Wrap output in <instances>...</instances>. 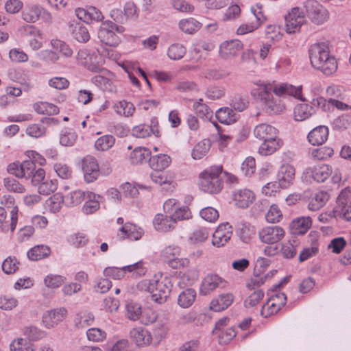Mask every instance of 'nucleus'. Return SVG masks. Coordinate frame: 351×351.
<instances>
[{
    "label": "nucleus",
    "instance_id": "nucleus-1",
    "mask_svg": "<svg viewBox=\"0 0 351 351\" xmlns=\"http://www.w3.org/2000/svg\"><path fill=\"white\" fill-rule=\"evenodd\" d=\"M257 99L269 113H280L285 109V106L277 97L291 96L302 101V86H294L287 83L276 84L274 82L261 84L258 89Z\"/></svg>",
    "mask_w": 351,
    "mask_h": 351
},
{
    "label": "nucleus",
    "instance_id": "nucleus-2",
    "mask_svg": "<svg viewBox=\"0 0 351 351\" xmlns=\"http://www.w3.org/2000/svg\"><path fill=\"white\" fill-rule=\"evenodd\" d=\"M172 283L170 278L156 276L152 279H144L137 285L139 291L148 292L151 294L153 301L158 304L165 303L169 298L172 289Z\"/></svg>",
    "mask_w": 351,
    "mask_h": 351
},
{
    "label": "nucleus",
    "instance_id": "nucleus-3",
    "mask_svg": "<svg viewBox=\"0 0 351 351\" xmlns=\"http://www.w3.org/2000/svg\"><path fill=\"white\" fill-rule=\"evenodd\" d=\"M221 166H213L205 169L199 175V189L210 194L219 193L223 189Z\"/></svg>",
    "mask_w": 351,
    "mask_h": 351
},
{
    "label": "nucleus",
    "instance_id": "nucleus-4",
    "mask_svg": "<svg viewBox=\"0 0 351 351\" xmlns=\"http://www.w3.org/2000/svg\"><path fill=\"white\" fill-rule=\"evenodd\" d=\"M308 53L312 66L324 74L328 75L327 71L329 69L328 41L311 45Z\"/></svg>",
    "mask_w": 351,
    "mask_h": 351
},
{
    "label": "nucleus",
    "instance_id": "nucleus-5",
    "mask_svg": "<svg viewBox=\"0 0 351 351\" xmlns=\"http://www.w3.org/2000/svg\"><path fill=\"white\" fill-rule=\"evenodd\" d=\"M124 32V27L111 21H106L100 25L97 33L98 38L103 44L115 47L121 43V35Z\"/></svg>",
    "mask_w": 351,
    "mask_h": 351
},
{
    "label": "nucleus",
    "instance_id": "nucleus-6",
    "mask_svg": "<svg viewBox=\"0 0 351 351\" xmlns=\"http://www.w3.org/2000/svg\"><path fill=\"white\" fill-rule=\"evenodd\" d=\"M351 191L348 188L341 190L337 197L336 205L332 213L335 217H339L345 221H351Z\"/></svg>",
    "mask_w": 351,
    "mask_h": 351
},
{
    "label": "nucleus",
    "instance_id": "nucleus-7",
    "mask_svg": "<svg viewBox=\"0 0 351 351\" xmlns=\"http://www.w3.org/2000/svg\"><path fill=\"white\" fill-rule=\"evenodd\" d=\"M303 9L306 16L316 25L322 24L326 19L327 10L315 0L304 1Z\"/></svg>",
    "mask_w": 351,
    "mask_h": 351
},
{
    "label": "nucleus",
    "instance_id": "nucleus-8",
    "mask_svg": "<svg viewBox=\"0 0 351 351\" xmlns=\"http://www.w3.org/2000/svg\"><path fill=\"white\" fill-rule=\"evenodd\" d=\"M142 265V262H137L136 263L123 266L122 267H108L105 268L104 274L106 277H111L116 280L122 278L126 271H134L137 276H141L145 273Z\"/></svg>",
    "mask_w": 351,
    "mask_h": 351
},
{
    "label": "nucleus",
    "instance_id": "nucleus-9",
    "mask_svg": "<svg viewBox=\"0 0 351 351\" xmlns=\"http://www.w3.org/2000/svg\"><path fill=\"white\" fill-rule=\"evenodd\" d=\"M82 169L84 178L86 183L95 181L100 173L99 167L96 158L91 156H86L82 162Z\"/></svg>",
    "mask_w": 351,
    "mask_h": 351
},
{
    "label": "nucleus",
    "instance_id": "nucleus-10",
    "mask_svg": "<svg viewBox=\"0 0 351 351\" xmlns=\"http://www.w3.org/2000/svg\"><path fill=\"white\" fill-rule=\"evenodd\" d=\"M285 234V231L280 226H267L259 232V238L263 243L273 245L280 241Z\"/></svg>",
    "mask_w": 351,
    "mask_h": 351
},
{
    "label": "nucleus",
    "instance_id": "nucleus-11",
    "mask_svg": "<svg viewBox=\"0 0 351 351\" xmlns=\"http://www.w3.org/2000/svg\"><path fill=\"white\" fill-rule=\"evenodd\" d=\"M285 21L288 33L291 34L299 31L305 21L303 11L300 10L298 7L292 8L285 16Z\"/></svg>",
    "mask_w": 351,
    "mask_h": 351
},
{
    "label": "nucleus",
    "instance_id": "nucleus-12",
    "mask_svg": "<svg viewBox=\"0 0 351 351\" xmlns=\"http://www.w3.org/2000/svg\"><path fill=\"white\" fill-rule=\"evenodd\" d=\"M132 135L136 138H146L154 134L156 136H160L158 130V121L156 117L152 118L150 125L140 124L134 126L132 130Z\"/></svg>",
    "mask_w": 351,
    "mask_h": 351
},
{
    "label": "nucleus",
    "instance_id": "nucleus-13",
    "mask_svg": "<svg viewBox=\"0 0 351 351\" xmlns=\"http://www.w3.org/2000/svg\"><path fill=\"white\" fill-rule=\"evenodd\" d=\"M76 60L79 64L92 72L97 73L100 71L96 56L93 53H90L88 49H80L76 55Z\"/></svg>",
    "mask_w": 351,
    "mask_h": 351
},
{
    "label": "nucleus",
    "instance_id": "nucleus-14",
    "mask_svg": "<svg viewBox=\"0 0 351 351\" xmlns=\"http://www.w3.org/2000/svg\"><path fill=\"white\" fill-rule=\"evenodd\" d=\"M65 308H58L47 311L43 316V323L48 328H52L61 322L66 316Z\"/></svg>",
    "mask_w": 351,
    "mask_h": 351
},
{
    "label": "nucleus",
    "instance_id": "nucleus-15",
    "mask_svg": "<svg viewBox=\"0 0 351 351\" xmlns=\"http://www.w3.org/2000/svg\"><path fill=\"white\" fill-rule=\"evenodd\" d=\"M242 43L237 39L226 40L219 47V54L223 59H229L237 56L243 49Z\"/></svg>",
    "mask_w": 351,
    "mask_h": 351
},
{
    "label": "nucleus",
    "instance_id": "nucleus-16",
    "mask_svg": "<svg viewBox=\"0 0 351 351\" xmlns=\"http://www.w3.org/2000/svg\"><path fill=\"white\" fill-rule=\"evenodd\" d=\"M232 235V227L228 223L221 224L213 234L212 244L217 247L223 246Z\"/></svg>",
    "mask_w": 351,
    "mask_h": 351
},
{
    "label": "nucleus",
    "instance_id": "nucleus-17",
    "mask_svg": "<svg viewBox=\"0 0 351 351\" xmlns=\"http://www.w3.org/2000/svg\"><path fill=\"white\" fill-rule=\"evenodd\" d=\"M312 178L317 182H324L329 178V166L322 165L313 168H306L303 173L302 178L308 181Z\"/></svg>",
    "mask_w": 351,
    "mask_h": 351
},
{
    "label": "nucleus",
    "instance_id": "nucleus-18",
    "mask_svg": "<svg viewBox=\"0 0 351 351\" xmlns=\"http://www.w3.org/2000/svg\"><path fill=\"white\" fill-rule=\"evenodd\" d=\"M77 18L86 23L99 22L104 19L101 12L94 6H90L87 8H78L76 10Z\"/></svg>",
    "mask_w": 351,
    "mask_h": 351
},
{
    "label": "nucleus",
    "instance_id": "nucleus-19",
    "mask_svg": "<svg viewBox=\"0 0 351 351\" xmlns=\"http://www.w3.org/2000/svg\"><path fill=\"white\" fill-rule=\"evenodd\" d=\"M130 338L138 347H145L151 344L152 336L149 331L145 328H132L130 332Z\"/></svg>",
    "mask_w": 351,
    "mask_h": 351
},
{
    "label": "nucleus",
    "instance_id": "nucleus-20",
    "mask_svg": "<svg viewBox=\"0 0 351 351\" xmlns=\"http://www.w3.org/2000/svg\"><path fill=\"white\" fill-rule=\"evenodd\" d=\"M223 283V280L218 275L208 274L202 282L199 293L202 295H209Z\"/></svg>",
    "mask_w": 351,
    "mask_h": 351
},
{
    "label": "nucleus",
    "instance_id": "nucleus-21",
    "mask_svg": "<svg viewBox=\"0 0 351 351\" xmlns=\"http://www.w3.org/2000/svg\"><path fill=\"white\" fill-rule=\"evenodd\" d=\"M7 213L5 209L0 207V228L1 231L6 232L9 230L14 232L16 229L18 221V208L16 206L12 208L10 212V223L6 221Z\"/></svg>",
    "mask_w": 351,
    "mask_h": 351
},
{
    "label": "nucleus",
    "instance_id": "nucleus-22",
    "mask_svg": "<svg viewBox=\"0 0 351 351\" xmlns=\"http://www.w3.org/2000/svg\"><path fill=\"white\" fill-rule=\"evenodd\" d=\"M329 135V130L325 125H319L313 129L308 134V142L312 145H322L324 143Z\"/></svg>",
    "mask_w": 351,
    "mask_h": 351
},
{
    "label": "nucleus",
    "instance_id": "nucleus-23",
    "mask_svg": "<svg viewBox=\"0 0 351 351\" xmlns=\"http://www.w3.org/2000/svg\"><path fill=\"white\" fill-rule=\"evenodd\" d=\"M112 76L113 74L111 72H108V76L97 75L92 77L91 82L103 91L115 93L117 86L114 84Z\"/></svg>",
    "mask_w": 351,
    "mask_h": 351
},
{
    "label": "nucleus",
    "instance_id": "nucleus-24",
    "mask_svg": "<svg viewBox=\"0 0 351 351\" xmlns=\"http://www.w3.org/2000/svg\"><path fill=\"white\" fill-rule=\"evenodd\" d=\"M254 134L256 138L262 141L272 140L278 135V130L271 125L261 123L255 127Z\"/></svg>",
    "mask_w": 351,
    "mask_h": 351
},
{
    "label": "nucleus",
    "instance_id": "nucleus-25",
    "mask_svg": "<svg viewBox=\"0 0 351 351\" xmlns=\"http://www.w3.org/2000/svg\"><path fill=\"white\" fill-rule=\"evenodd\" d=\"M312 225L310 217H300L292 221L290 223V232L293 235L304 234Z\"/></svg>",
    "mask_w": 351,
    "mask_h": 351
},
{
    "label": "nucleus",
    "instance_id": "nucleus-26",
    "mask_svg": "<svg viewBox=\"0 0 351 351\" xmlns=\"http://www.w3.org/2000/svg\"><path fill=\"white\" fill-rule=\"evenodd\" d=\"M69 31L73 39L79 43H87L90 38L87 27L80 22H74L70 24Z\"/></svg>",
    "mask_w": 351,
    "mask_h": 351
},
{
    "label": "nucleus",
    "instance_id": "nucleus-27",
    "mask_svg": "<svg viewBox=\"0 0 351 351\" xmlns=\"http://www.w3.org/2000/svg\"><path fill=\"white\" fill-rule=\"evenodd\" d=\"M154 228L157 231L169 232L176 227V222L172 216L157 214L153 221Z\"/></svg>",
    "mask_w": 351,
    "mask_h": 351
},
{
    "label": "nucleus",
    "instance_id": "nucleus-28",
    "mask_svg": "<svg viewBox=\"0 0 351 351\" xmlns=\"http://www.w3.org/2000/svg\"><path fill=\"white\" fill-rule=\"evenodd\" d=\"M233 197L235 204L239 208H247L254 199L252 191L247 189H239L234 191Z\"/></svg>",
    "mask_w": 351,
    "mask_h": 351
},
{
    "label": "nucleus",
    "instance_id": "nucleus-29",
    "mask_svg": "<svg viewBox=\"0 0 351 351\" xmlns=\"http://www.w3.org/2000/svg\"><path fill=\"white\" fill-rule=\"evenodd\" d=\"M32 162L23 161L21 164L12 163L8 167V171L10 174L14 175L18 178H25L26 175L29 176L32 171Z\"/></svg>",
    "mask_w": 351,
    "mask_h": 351
},
{
    "label": "nucleus",
    "instance_id": "nucleus-30",
    "mask_svg": "<svg viewBox=\"0 0 351 351\" xmlns=\"http://www.w3.org/2000/svg\"><path fill=\"white\" fill-rule=\"evenodd\" d=\"M103 197L93 192L86 193V201L83 206V213L86 215L93 214L96 212L100 206V202Z\"/></svg>",
    "mask_w": 351,
    "mask_h": 351
},
{
    "label": "nucleus",
    "instance_id": "nucleus-31",
    "mask_svg": "<svg viewBox=\"0 0 351 351\" xmlns=\"http://www.w3.org/2000/svg\"><path fill=\"white\" fill-rule=\"evenodd\" d=\"M234 296L232 293H223L214 298L210 303V309L219 312L228 308L233 302Z\"/></svg>",
    "mask_w": 351,
    "mask_h": 351
},
{
    "label": "nucleus",
    "instance_id": "nucleus-32",
    "mask_svg": "<svg viewBox=\"0 0 351 351\" xmlns=\"http://www.w3.org/2000/svg\"><path fill=\"white\" fill-rule=\"evenodd\" d=\"M282 145V141L276 136L272 140L263 141L259 147L258 152L263 156H269L278 150Z\"/></svg>",
    "mask_w": 351,
    "mask_h": 351
},
{
    "label": "nucleus",
    "instance_id": "nucleus-33",
    "mask_svg": "<svg viewBox=\"0 0 351 351\" xmlns=\"http://www.w3.org/2000/svg\"><path fill=\"white\" fill-rule=\"evenodd\" d=\"M294 177L295 169L293 166L289 165L282 166L278 175L280 187L287 188L293 180Z\"/></svg>",
    "mask_w": 351,
    "mask_h": 351
},
{
    "label": "nucleus",
    "instance_id": "nucleus-34",
    "mask_svg": "<svg viewBox=\"0 0 351 351\" xmlns=\"http://www.w3.org/2000/svg\"><path fill=\"white\" fill-rule=\"evenodd\" d=\"M171 162V158L167 154L151 156L149 159V165L154 171H162L167 168Z\"/></svg>",
    "mask_w": 351,
    "mask_h": 351
},
{
    "label": "nucleus",
    "instance_id": "nucleus-35",
    "mask_svg": "<svg viewBox=\"0 0 351 351\" xmlns=\"http://www.w3.org/2000/svg\"><path fill=\"white\" fill-rule=\"evenodd\" d=\"M125 237L132 241H138L144 234V230L141 227L131 223H125L119 229Z\"/></svg>",
    "mask_w": 351,
    "mask_h": 351
},
{
    "label": "nucleus",
    "instance_id": "nucleus-36",
    "mask_svg": "<svg viewBox=\"0 0 351 351\" xmlns=\"http://www.w3.org/2000/svg\"><path fill=\"white\" fill-rule=\"evenodd\" d=\"M215 117L220 123L226 125L234 123L238 119V114L232 108L228 107L219 108L216 111Z\"/></svg>",
    "mask_w": 351,
    "mask_h": 351
},
{
    "label": "nucleus",
    "instance_id": "nucleus-37",
    "mask_svg": "<svg viewBox=\"0 0 351 351\" xmlns=\"http://www.w3.org/2000/svg\"><path fill=\"white\" fill-rule=\"evenodd\" d=\"M314 113V108L304 103L298 104L293 110L294 118L297 121H304L311 117Z\"/></svg>",
    "mask_w": 351,
    "mask_h": 351
},
{
    "label": "nucleus",
    "instance_id": "nucleus-38",
    "mask_svg": "<svg viewBox=\"0 0 351 351\" xmlns=\"http://www.w3.org/2000/svg\"><path fill=\"white\" fill-rule=\"evenodd\" d=\"M237 235L240 239L245 243H247L255 234V228L249 223L241 222L238 224L237 230Z\"/></svg>",
    "mask_w": 351,
    "mask_h": 351
},
{
    "label": "nucleus",
    "instance_id": "nucleus-39",
    "mask_svg": "<svg viewBox=\"0 0 351 351\" xmlns=\"http://www.w3.org/2000/svg\"><path fill=\"white\" fill-rule=\"evenodd\" d=\"M280 304L276 303L274 301L269 299L267 302L263 305L261 309V315L264 317H267L277 313L283 307V302H285L282 295H280Z\"/></svg>",
    "mask_w": 351,
    "mask_h": 351
},
{
    "label": "nucleus",
    "instance_id": "nucleus-40",
    "mask_svg": "<svg viewBox=\"0 0 351 351\" xmlns=\"http://www.w3.org/2000/svg\"><path fill=\"white\" fill-rule=\"evenodd\" d=\"M50 252V248L47 245H38L29 250L27 255L29 260L36 261L47 257Z\"/></svg>",
    "mask_w": 351,
    "mask_h": 351
},
{
    "label": "nucleus",
    "instance_id": "nucleus-41",
    "mask_svg": "<svg viewBox=\"0 0 351 351\" xmlns=\"http://www.w3.org/2000/svg\"><path fill=\"white\" fill-rule=\"evenodd\" d=\"M151 157V152L146 147H136L131 153L130 160L134 165H138L144 162L149 161Z\"/></svg>",
    "mask_w": 351,
    "mask_h": 351
},
{
    "label": "nucleus",
    "instance_id": "nucleus-42",
    "mask_svg": "<svg viewBox=\"0 0 351 351\" xmlns=\"http://www.w3.org/2000/svg\"><path fill=\"white\" fill-rule=\"evenodd\" d=\"M298 247L299 242L293 239L282 244L280 252L284 258L291 259L296 256Z\"/></svg>",
    "mask_w": 351,
    "mask_h": 351
},
{
    "label": "nucleus",
    "instance_id": "nucleus-43",
    "mask_svg": "<svg viewBox=\"0 0 351 351\" xmlns=\"http://www.w3.org/2000/svg\"><path fill=\"white\" fill-rule=\"evenodd\" d=\"M199 99L193 104V108L197 116L204 121H210L213 117V110Z\"/></svg>",
    "mask_w": 351,
    "mask_h": 351
},
{
    "label": "nucleus",
    "instance_id": "nucleus-44",
    "mask_svg": "<svg viewBox=\"0 0 351 351\" xmlns=\"http://www.w3.org/2000/svg\"><path fill=\"white\" fill-rule=\"evenodd\" d=\"M43 12V9L38 5H31L26 7L22 12V18L27 23H35L37 21Z\"/></svg>",
    "mask_w": 351,
    "mask_h": 351
},
{
    "label": "nucleus",
    "instance_id": "nucleus-45",
    "mask_svg": "<svg viewBox=\"0 0 351 351\" xmlns=\"http://www.w3.org/2000/svg\"><path fill=\"white\" fill-rule=\"evenodd\" d=\"M196 298V291L193 289H186L180 293L178 304L182 308H189L194 302Z\"/></svg>",
    "mask_w": 351,
    "mask_h": 351
},
{
    "label": "nucleus",
    "instance_id": "nucleus-46",
    "mask_svg": "<svg viewBox=\"0 0 351 351\" xmlns=\"http://www.w3.org/2000/svg\"><path fill=\"white\" fill-rule=\"evenodd\" d=\"M33 107L34 110L40 114L55 115L59 112V108L56 105L48 102H37Z\"/></svg>",
    "mask_w": 351,
    "mask_h": 351
},
{
    "label": "nucleus",
    "instance_id": "nucleus-47",
    "mask_svg": "<svg viewBox=\"0 0 351 351\" xmlns=\"http://www.w3.org/2000/svg\"><path fill=\"white\" fill-rule=\"evenodd\" d=\"M10 351H35V346L24 338L14 339L10 345Z\"/></svg>",
    "mask_w": 351,
    "mask_h": 351
},
{
    "label": "nucleus",
    "instance_id": "nucleus-48",
    "mask_svg": "<svg viewBox=\"0 0 351 351\" xmlns=\"http://www.w3.org/2000/svg\"><path fill=\"white\" fill-rule=\"evenodd\" d=\"M329 195L327 192L320 191L310 200L308 208L311 210H317L321 208L328 200Z\"/></svg>",
    "mask_w": 351,
    "mask_h": 351
},
{
    "label": "nucleus",
    "instance_id": "nucleus-49",
    "mask_svg": "<svg viewBox=\"0 0 351 351\" xmlns=\"http://www.w3.org/2000/svg\"><path fill=\"white\" fill-rule=\"evenodd\" d=\"M114 109L117 114L127 117L132 116L135 111V107L133 104L125 100L116 103L114 106Z\"/></svg>",
    "mask_w": 351,
    "mask_h": 351
},
{
    "label": "nucleus",
    "instance_id": "nucleus-50",
    "mask_svg": "<svg viewBox=\"0 0 351 351\" xmlns=\"http://www.w3.org/2000/svg\"><path fill=\"white\" fill-rule=\"evenodd\" d=\"M180 29L189 34H194L201 27V23L193 18L181 20L179 23Z\"/></svg>",
    "mask_w": 351,
    "mask_h": 351
},
{
    "label": "nucleus",
    "instance_id": "nucleus-51",
    "mask_svg": "<svg viewBox=\"0 0 351 351\" xmlns=\"http://www.w3.org/2000/svg\"><path fill=\"white\" fill-rule=\"evenodd\" d=\"M210 147V142L208 139H204L198 143L192 151V157L195 160L202 158L208 152Z\"/></svg>",
    "mask_w": 351,
    "mask_h": 351
},
{
    "label": "nucleus",
    "instance_id": "nucleus-52",
    "mask_svg": "<svg viewBox=\"0 0 351 351\" xmlns=\"http://www.w3.org/2000/svg\"><path fill=\"white\" fill-rule=\"evenodd\" d=\"M32 165V172L29 173V176L26 175L25 178L31 179L32 184L38 186V185L46 179L45 171L43 169L37 167L33 162Z\"/></svg>",
    "mask_w": 351,
    "mask_h": 351
},
{
    "label": "nucleus",
    "instance_id": "nucleus-53",
    "mask_svg": "<svg viewBox=\"0 0 351 351\" xmlns=\"http://www.w3.org/2000/svg\"><path fill=\"white\" fill-rule=\"evenodd\" d=\"M77 138L76 132L70 128H64L62 130L60 136V143L64 146H72Z\"/></svg>",
    "mask_w": 351,
    "mask_h": 351
},
{
    "label": "nucleus",
    "instance_id": "nucleus-54",
    "mask_svg": "<svg viewBox=\"0 0 351 351\" xmlns=\"http://www.w3.org/2000/svg\"><path fill=\"white\" fill-rule=\"evenodd\" d=\"M23 335L27 337V339L30 341H37L44 338L46 336V332L38 328L29 326H26L23 330Z\"/></svg>",
    "mask_w": 351,
    "mask_h": 351
},
{
    "label": "nucleus",
    "instance_id": "nucleus-55",
    "mask_svg": "<svg viewBox=\"0 0 351 351\" xmlns=\"http://www.w3.org/2000/svg\"><path fill=\"white\" fill-rule=\"evenodd\" d=\"M66 280L63 276L50 274L44 278V284L49 289H57L61 287Z\"/></svg>",
    "mask_w": 351,
    "mask_h": 351
},
{
    "label": "nucleus",
    "instance_id": "nucleus-56",
    "mask_svg": "<svg viewBox=\"0 0 351 351\" xmlns=\"http://www.w3.org/2000/svg\"><path fill=\"white\" fill-rule=\"evenodd\" d=\"M185 47L179 43L172 44L167 51V56L171 60H178L182 59L186 54Z\"/></svg>",
    "mask_w": 351,
    "mask_h": 351
},
{
    "label": "nucleus",
    "instance_id": "nucleus-57",
    "mask_svg": "<svg viewBox=\"0 0 351 351\" xmlns=\"http://www.w3.org/2000/svg\"><path fill=\"white\" fill-rule=\"evenodd\" d=\"M115 143V138L112 135H104L95 141V147L99 151H106L111 148Z\"/></svg>",
    "mask_w": 351,
    "mask_h": 351
},
{
    "label": "nucleus",
    "instance_id": "nucleus-58",
    "mask_svg": "<svg viewBox=\"0 0 351 351\" xmlns=\"http://www.w3.org/2000/svg\"><path fill=\"white\" fill-rule=\"evenodd\" d=\"M58 188V182L56 180L45 179L39 185H38V192L44 195H48L53 193Z\"/></svg>",
    "mask_w": 351,
    "mask_h": 351
},
{
    "label": "nucleus",
    "instance_id": "nucleus-59",
    "mask_svg": "<svg viewBox=\"0 0 351 351\" xmlns=\"http://www.w3.org/2000/svg\"><path fill=\"white\" fill-rule=\"evenodd\" d=\"M94 319V315L91 313H80L75 317V325L78 328H85L90 326L93 323Z\"/></svg>",
    "mask_w": 351,
    "mask_h": 351
},
{
    "label": "nucleus",
    "instance_id": "nucleus-60",
    "mask_svg": "<svg viewBox=\"0 0 351 351\" xmlns=\"http://www.w3.org/2000/svg\"><path fill=\"white\" fill-rule=\"evenodd\" d=\"M204 76L210 80H219L228 77L230 73L222 69H209L204 72Z\"/></svg>",
    "mask_w": 351,
    "mask_h": 351
},
{
    "label": "nucleus",
    "instance_id": "nucleus-61",
    "mask_svg": "<svg viewBox=\"0 0 351 351\" xmlns=\"http://www.w3.org/2000/svg\"><path fill=\"white\" fill-rule=\"evenodd\" d=\"M19 262L15 257L9 256L2 263V270L6 274H14L19 269Z\"/></svg>",
    "mask_w": 351,
    "mask_h": 351
},
{
    "label": "nucleus",
    "instance_id": "nucleus-62",
    "mask_svg": "<svg viewBox=\"0 0 351 351\" xmlns=\"http://www.w3.org/2000/svg\"><path fill=\"white\" fill-rule=\"evenodd\" d=\"M265 293L262 290H257L251 293L244 301L245 308L256 306L264 298Z\"/></svg>",
    "mask_w": 351,
    "mask_h": 351
},
{
    "label": "nucleus",
    "instance_id": "nucleus-63",
    "mask_svg": "<svg viewBox=\"0 0 351 351\" xmlns=\"http://www.w3.org/2000/svg\"><path fill=\"white\" fill-rule=\"evenodd\" d=\"M52 47L59 51L66 58H70L73 55V50L65 42L60 40H52L51 42Z\"/></svg>",
    "mask_w": 351,
    "mask_h": 351
},
{
    "label": "nucleus",
    "instance_id": "nucleus-64",
    "mask_svg": "<svg viewBox=\"0 0 351 351\" xmlns=\"http://www.w3.org/2000/svg\"><path fill=\"white\" fill-rule=\"evenodd\" d=\"M142 314L141 306L138 303L130 302L126 305V315L131 320H138Z\"/></svg>",
    "mask_w": 351,
    "mask_h": 351
}]
</instances>
